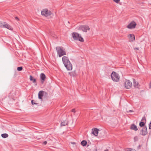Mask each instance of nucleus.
<instances>
[{"instance_id": "1", "label": "nucleus", "mask_w": 151, "mask_h": 151, "mask_svg": "<svg viewBox=\"0 0 151 151\" xmlns=\"http://www.w3.org/2000/svg\"><path fill=\"white\" fill-rule=\"evenodd\" d=\"M62 60L65 67L68 70H71L73 68L72 65L69 60L68 57L63 56L62 58Z\"/></svg>"}, {"instance_id": "2", "label": "nucleus", "mask_w": 151, "mask_h": 151, "mask_svg": "<svg viewBox=\"0 0 151 151\" xmlns=\"http://www.w3.org/2000/svg\"><path fill=\"white\" fill-rule=\"evenodd\" d=\"M57 54L59 57L66 55L65 49L62 47H56Z\"/></svg>"}, {"instance_id": "3", "label": "nucleus", "mask_w": 151, "mask_h": 151, "mask_svg": "<svg viewBox=\"0 0 151 151\" xmlns=\"http://www.w3.org/2000/svg\"><path fill=\"white\" fill-rule=\"evenodd\" d=\"M72 35L74 40H78L81 42L84 41L83 38L81 35L78 33L74 32L72 33Z\"/></svg>"}, {"instance_id": "4", "label": "nucleus", "mask_w": 151, "mask_h": 151, "mask_svg": "<svg viewBox=\"0 0 151 151\" xmlns=\"http://www.w3.org/2000/svg\"><path fill=\"white\" fill-rule=\"evenodd\" d=\"M111 76L112 79L114 82H118L119 81L120 77L119 75L116 72L113 71Z\"/></svg>"}, {"instance_id": "5", "label": "nucleus", "mask_w": 151, "mask_h": 151, "mask_svg": "<svg viewBox=\"0 0 151 151\" xmlns=\"http://www.w3.org/2000/svg\"><path fill=\"white\" fill-rule=\"evenodd\" d=\"M0 27L1 28H5L11 30L13 29L12 27L9 24L4 22H0Z\"/></svg>"}, {"instance_id": "6", "label": "nucleus", "mask_w": 151, "mask_h": 151, "mask_svg": "<svg viewBox=\"0 0 151 151\" xmlns=\"http://www.w3.org/2000/svg\"><path fill=\"white\" fill-rule=\"evenodd\" d=\"M52 14V12L50 10H48L47 9H43L41 11V14L42 15L45 17L50 15Z\"/></svg>"}, {"instance_id": "7", "label": "nucleus", "mask_w": 151, "mask_h": 151, "mask_svg": "<svg viewBox=\"0 0 151 151\" xmlns=\"http://www.w3.org/2000/svg\"><path fill=\"white\" fill-rule=\"evenodd\" d=\"M78 29L81 30L83 32H87L88 30H90V28L87 25H83L79 27Z\"/></svg>"}, {"instance_id": "8", "label": "nucleus", "mask_w": 151, "mask_h": 151, "mask_svg": "<svg viewBox=\"0 0 151 151\" xmlns=\"http://www.w3.org/2000/svg\"><path fill=\"white\" fill-rule=\"evenodd\" d=\"M125 88L127 89L130 88L132 86V83L128 80H126L124 84Z\"/></svg>"}, {"instance_id": "9", "label": "nucleus", "mask_w": 151, "mask_h": 151, "mask_svg": "<svg viewBox=\"0 0 151 151\" xmlns=\"http://www.w3.org/2000/svg\"><path fill=\"white\" fill-rule=\"evenodd\" d=\"M136 24V23L133 21L130 23L127 27L128 28L131 29L135 28Z\"/></svg>"}, {"instance_id": "10", "label": "nucleus", "mask_w": 151, "mask_h": 151, "mask_svg": "<svg viewBox=\"0 0 151 151\" xmlns=\"http://www.w3.org/2000/svg\"><path fill=\"white\" fill-rule=\"evenodd\" d=\"M130 129L135 131H137L138 130L137 126L134 124H132L131 125L130 127Z\"/></svg>"}, {"instance_id": "11", "label": "nucleus", "mask_w": 151, "mask_h": 151, "mask_svg": "<svg viewBox=\"0 0 151 151\" xmlns=\"http://www.w3.org/2000/svg\"><path fill=\"white\" fill-rule=\"evenodd\" d=\"M40 79L41 80L42 82L43 83L45 80L46 78L45 75L44 73H41L40 75Z\"/></svg>"}, {"instance_id": "12", "label": "nucleus", "mask_w": 151, "mask_h": 151, "mask_svg": "<svg viewBox=\"0 0 151 151\" xmlns=\"http://www.w3.org/2000/svg\"><path fill=\"white\" fill-rule=\"evenodd\" d=\"M128 37L130 41L133 42L135 40V36L133 34H129Z\"/></svg>"}, {"instance_id": "13", "label": "nucleus", "mask_w": 151, "mask_h": 151, "mask_svg": "<svg viewBox=\"0 0 151 151\" xmlns=\"http://www.w3.org/2000/svg\"><path fill=\"white\" fill-rule=\"evenodd\" d=\"M44 91H40L38 93V98L42 100V97L43 96V93Z\"/></svg>"}, {"instance_id": "14", "label": "nucleus", "mask_w": 151, "mask_h": 151, "mask_svg": "<svg viewBox=\"0 0 151 151\" xmlns=\"http://www.w3.org/2000/svg\"><path fill=\"white\" fill-rule=\"evenodd\" d=\"M29 79L30 81H32L33 83H35V86L37 85L36 80L35 79L33 78V77L31 75L30 76Z\"/></svg>"}, {"instance_id": "15", "label": "nucleus", "mask_w": 151, "mask_h": 151, "mask_svg": "<svg viewBox=\"0 0 151 151\" xmlns=\"http://www.w3.org/2000/svg\"><path fill=\"white\" fill-rule=\"evenodd\" d=\"M138 83L134 79H133V85L134 87L135 88H138Z\"/></svg>"}, {"instance_id": "16", "label": "nucleus", "mask_w": 151, "mask_h": 151, "mask_svg": "<svg viewBox=\"0 0 151 151\" xmlns=\"http://www.w3.org/2000/svg\"><path fill=\"white\" fill-rule=\"evenodd\" d=\"M102 129H98L96 128H94L92 129L91 132H98L99 131H101Z\"/></svg>"}, {"instance_id": "17", "label": "nucleus", "mask_w": 151, "mask_h": 151, "mask_svg": "<svg viewBox=\"0 0 151 151\" xmlns=\"http://www.w3.org/2000/svg\"><path fill=\"white\" fill-rule=\"evenodd\" d=\"M68 124V122L67 120H65V121H64L63 122H62L60 125L61 126H64L66 125H67Z\"/></svg>"}, {"instance_id": "18", "label": "nucleus", "mask_w": 151, "mask_h": 151, "mask_svg": "<svg viewBox=\"0 0 151 151\" xmlns=\"http://www.w3.org/2000/svg\"><path fill=\"white\" fill-rule=\"evenodd\" d=\"M87 144V142L86 140H83L81 142V145L83 146H85Z\"/></svg>"}, {"instance_id": "19", "label": "nucleus", "mask_w": 151, "mask_h": 151, "mask_svg": "<svg viewBox=\"0 0 151 151\" xmlns=\"http://www.w3.org/2000/svg\"><path fill=\"white\" fill-rule=\"evenodd\" d=\"M142 132H147V127L146 126H144L142 129Z\"/></svg>"}, {"instance_id": "20", "label": "nucleus", "mask_w": 151, "mask_h": 151, "mask_svg": "<svg viewBox=\"0 0 151 151\" xmlns=\"http://www.w3.org/2000/svg\"><path fill=\"white\" fill-rule=\"evenodd\" d=\"M69 73L71 76L74 77L76 75V71H74V72H69Z\"/></svg>"}, {"instance_id": "21", "label": "nucleus", "mask_w": 151, "mask_h": 151, "mask_svg": "<svg viewBox=\"0 0 151 151\" xmlns=\"http://www.w3.org/2000/svg\"><path fill=\"white\" fill-rule=\"evenodd\" d=\"M1 136L3 138H6L8 137V135L7 134L4 133L2 134Z\"/></svg>"}, {"instance_id": "22", "label": "nucleus", "mask_w": 151, "mask_h": 151, "mask_svg": "<svg viewBox=\"0 0 151 151\" xmlns=\"http://www.w3.org/2000/svg\"><path fill=\"white\" fill-rule=\"evenodd\" d=\"M145 123L144 122H140L139 123V125L140 127H142L145 126Z\"/></svg>"}, {"instance_id": "23", "label": "nucleus", "mask_w": 151, "mask_h": 151, "mask_svg": "<svg viewBox=\"0 0 151 151\" xmlns=\"http://www.w3.org/2000/svg\"><path fill=\"white\" fill-rule=\"evenodd\" d=\"M99 133H91V136H98V134Z\"/></svg>"}, {"instance_id": "24", "label": "nucleus", "mask_w": 151, "mask_h": 151, "mask_svg": "<svg viewBox=\"0 0 151 151\" xmlns=\"http://www.w3.org/2000/svg\"><path fill=\"white\" fill-rule=\"evenodd\" d=\"M23 69V67L22 66L19 67L17 68V70L19 71H21Z\"/></svg>"}, {"instance_id": "25", "label": "nucleus", "mask_w": 151, "mask_h": 151, "mask_svg": "<svg viewBox=\"0 0 151 151\" xmlns=\"http://www.w3.org/2000/svg\"><path fill=\"white\" fill-rule=\"evenodd\" d=\"M127 151H136V150L134 149H132V148H128V150H127Z\"/></svg>"}, {"instance_id": "26", "label": "nucleus", "mask_w": 151, "mask_h": 151, "mask_svg": "<svg viewBox=\"0 0 151 151\" xmlns=\"http://www.w3.org/2000/svg\"><path fill=\"white\" fill-rule=\"evenodd\" d=\"M134 142H135V141H137L138 140V137H134Z\"/></svg>"}, {"instance_id": "27", "label": "nucleus", "mask_w": 151, "mask_h": 151, "mask_svg": "<svg viewBox=\"0 0 151 151\" xmlns=\"http://www.w3.org/2000/svg\"><path fill=\"white\" fill-rule=\"evenodd\" d=\"M34 101L33 100H32L31 101V103L32 105L37 104V103H36L34 102Z\"/></svg>"}, {"instance_id": "28", "label": "nucleus", "mask_w": 151, "mask_h": 151, "mask_svg": "<svg viewBox=\"0 0 151 151\" xmlns=\"http://www.w3.org/2000/svg\"><path fill=\"white\" fill-rule=\"evenodd\" d=\"M147 133H140V134L143 136L145 135Z\"/></svg>"}, {"instance_id": "29", "label": "nucleus", "mask_w": 151, "mask_h": 151, "mask_svg": "<svg viewBox=\"0 0 151 151\" xmlns=\"http://www.w3.org/2000/svg\"><path fill=\"white\" fill-rule=\"evenodd\" d=\"M114 2L116 3H119L120 0H113Z\"/></svg>"}, {"instance_id": "30", "label": "nucleus", "mask_w": 151, "mask_h": 151, "mask_svg": "<svg viewBox=\"0 0 151 151\" xmlns=\"http://www.w3.org/2000/svg\"><path fill=\"white\" fill-rule=\"evenodd\" d=\"M149 129H151V121H150V124H149Z\"/></svg>"}, {"instance_id": "31", "label": "nucleus", "mask_w": 151, "mask_h": 151, "mask_svg": "<svg viewBox=\"0 0 151 151\" xmlns=\"http://www.w3.org/2000/svg\"><path fill=\"white\" fill-rule=\"evenodd\" d=\"M141 145H139V146L137 147V149H138V150H139V149H140V148H141Z\"/></svg>"}, {"instance_id": "32", "label": "nucleus", "mask_w": 151, "mask_h": 151, "mask_svg": "<svg viewBox=\"0 0 151 151\" xmlns=\"http://www.w3.org/2000/svg\"><path fill=\"white\" fill-rule=\"evenodd\" d=\"M145 120V121H146V118H145V117H143L142 118V121H143V120Z\"/></svg>"}, {"instance_id": "33", "label": "nucleus", "mask_w": 151, "mask_h": 151, "mask_svg": "<svg viewBox=\"0 0 151 151\" xmlns=\"http://www.w3.org/2000/svg\"><path fill=\"white\" fill-rule=\"evenodd\" d=\"M135 50H139V47H135L134 48Z\"/></svg>"}, {"instance_id": "34", "label": "nucleus", "mask_w": 151, "mask_h": 151, "mask_svg": "<svg viewBox=\"0 0 151 151\" xmlns=\"http://www.w3.org/2000/svg\"><path fill=\"white\" fill-rule=\"evenodd\" d=\"M72 112H73L74 113H75L76 112V111H75V109H73L71 110Z\"/></svg>"}, {"instance_id": "35", "label": "nucleus", "mask_w": 151, "mask_h": 151, "mask_svg": "<svg viewBox=\"0 0 151 151\" xmlns=\"http://www.w3.org/2000/svg\"><path fill=\"white\" fill-rule=\"evenodd\" d=\"M47 141H44V142H43V144H44V145H46V144H47Z\"/></svg>"}, {"instance_id": "36", "label": "nucleus", "mask_w": 151, "mask_h": 151, "mask_svg": "<svg viewBox=\"0 0 151 151\" xmlns=\"http://www.w3.org/2000/svg\"><path fill=\"white\" fill-rule=\"evenodd\" d=\"M133 111V110H129L128 112H132Z\"/></svg>"}, {"instance_id": "37", "label": "nucleus", "mask_w": 151, "mask_h": 151, "mask_svg": "<svg viewBox=\"0 0 151 151\" xmlns=\"http://www.w3.org/2000/svg\"><path fill=\"white\" fill-rule=\"evenodd\" d=\"M15 19L16 20H19V19L17 17H15Z\"/></svg>"}, {"instance_id": "38", "label": "nucleus", "mask_w": 151, "mask_h": 151, "mask_svg": "<svg viewBox=\"0 0 151 151\" xmlns=\"http://www.w3.org/2000/svg\"><path fill=\"white\" fill-rule=\"evenodd\" d=\"M104 151H109L107 149H106L104 150Z\"/></svg>"}, {"instance_id": "39", "label": "nucleus", "mask_w": 151, "mask_h": 151, "mask_svg": "<svg viewBox=\"0 0 151 151\" xmlns=\"http://www.w3.org/2000/svg\"><path fill=\"white\" fill-rule=\"evenodd\" d=\"M103 131H104V132H106V131L105 130H103Z\"/></svg>"}, {"instance_id": "40", "label": "nucleus", "mask_w": 151, "mask_h": 151, "mask_svg": "<svg viewBox=\"0 0 151 151\" xmlns=\"http://www.w3.org/2000/svg\"><path fill=\"white\" fill-rule=\"evenodd\" d=\"M95 151H98L97 150H96Z\"/></svg>"}]
</instances>
